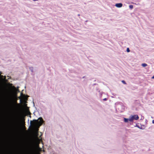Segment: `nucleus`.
<instances>
[{
    "label": "nucleus",
    "instance_id": "0eeeda50",
    "mask_svg": "<svg viewBox=\"0 0 154 154\" xmlns=\"http://www.w3.org/2000/svg\"><path fill=\"white\" fill-rule=\"evenodd\" d=\"M129 8H130L131 9H132L133 8V6L132 5H130L129 6Z\"/></svg>",
    "mask_w": 154,
    "mask_h": 154
},
{
    "label": "nucleus",
    "instance_id": "20e7f679",
    "mask_svg": "<svg viewBox=\"0 0 154 154\" xmlns=\"http://www.w3.org/2000/svg\"><path fill=\"white\" fill-rule=\"evenodd\" d=\"M124 121L125 122L128 123L129 122H130V119L129 117L128 119L124 118Z\"/></svg>",
    "mask_w": 154,
    "mask_h": 154
},
{
    "label": "nucleus",
    "instance_id": "39448f33",
    "mask_svg": "<svg viewBox=\"0 0 154 154\" xmlns=\"http://www.w3.org/2000/svg\"><path fill=\"white\" fill-rule=\"evenodd\" d=\"M141 65L143 67H145L147 66V65L145 63H143Z\"/></svg>",
    "mask_w": 154,
    "mask_h": 154
},
{
    "label": "nucleus",
    "instance_id": "7ed1b4c3",
    "mask_svg": "<svg viewBox=\"0 0 154 154\" xmlns=\"http://www.w3.org/2000/svg\"><path fill=\"white\" fill-rule=\"evenodd\" d=\"M122 4L121 3H118L116 4L115 6L118 8H120L122 6Z\"/></svg>",
    "mask_w": 154,
    "mask_h": 154
},
{
    "label": "nucleus",
    "instance_id": "f03ea898",
    "mask_svg": "<svg viewBox=\"0 0 154 154\" xmlns=\"http://www.w3.org/2000/svg\"><path fill=\"white\" fill-rule=\"evenodd\" d=\"M130 119V122H133L134 120H138L139 117L138 115H131L129 116Z\"/></svg>",
    "mask_w": 154,
    "mask_h": 154
},
{
    "label": "nucleus",
    "instance_id": "1a4fd4ad",
    "mask_svg": "<svg viewBox=\"0 0 154 154\" xmlns=\"http://www.w3.org/2000/svg\"><path fill=\"white\" fill-rule=\"evenodd\" d=\"M152 123H153V124H154V120H153L152 121Z\"/></svg>",
    "mask_w": 154,
    "mask_h": 154
},
{
    "label": "nucleus",
    "instance_id": "f257e3e1",
    "mask_svg": "<svg viewBox=\"0 0 154 154\" xmlns=\"http://www.w3.org/2000/svg\"><path fill=\"white\" fill-rule=\"evenodd\" d=\"M44 122L42 118L40 117L37 120L33 121V125L35 128H38Z\"/></svg>",
    "mask_w": 154,
    "mask_h": 154
},
{
    "label": "nucleus",
    "instance_id": "6e6552de",
    "mask_svg": "<svg viewBox=\"0 0 154 154\" xmlns=\"http://www.w3.org/2000/svg\"><path fill=\"white\" fill-rule=\"evenodd\" d=\"M127 51L128 52L130 51L129 50L128 48L127 49Z\"/></svg>",
    "mask_w": 154,
    "mask_h": 154
},
{
    "label": "nucleus",
    "instance_id": "423d86ee",
    "mask_svg": "<svg viewBox=\"0 0 154 154\" xmlns=\"http://www.w3.org/2000/svg\"><path fill=\"white\" fill-rule=\"evenodd\" d=\"M136 126L138 128L140 129H143V128L142 127V126H141V127H139V126H138V125H136Z\"/></svg>",
    "mask_w": 154,
    "mask_h": 154
},
{
    "label": "nucleus",
    "instance_id": "9d476101",
    "mask_svg": "<svg viewBox=\"0 0 154 154\" xmlns=\"http://www.w3.org/2000/svg\"><path fill=\"white\" fill-rule=\"evenodd\" d=\"M32 0L34 1H37V0Z\"/></svg>",
    "mask_w": 154,
    "mask_h": 154
}]
</instances>
